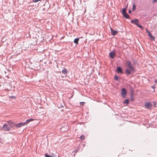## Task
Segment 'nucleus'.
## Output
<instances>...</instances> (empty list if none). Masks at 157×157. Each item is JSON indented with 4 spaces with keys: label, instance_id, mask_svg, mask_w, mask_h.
Segmentation results:
<instances>
[{
    "label": "nucleus",
    "instance_id": "obj_8",
    "mask_svg": "<svg viewBox=\"0 0 157 157\" xmlns=\"http://www.w3.org/2000/svg\"><path fill=\"white\" fill-rule=\"evenodd\" d=\"M116 71L118 73H120V74L123 73L122 69L121 67H118L117 68Z\"/></svg>",
    "mask_w": 157,
    "mask_h": 157
},
{
    "label": "nucleus",
    "instance_id": "obj_13",
    "mask_svg": "<svg viewBox=\"0 0 157 157\" xmlns=\"http://www.w3.org/2000/svg\"><path fill=\"white\" fill-rule=\"evenodd\" d=\"M34 120L33 119H32V118H30L28 120H27L25 122H24L25 125L27 124L29 122L33 121Z\"/></svg>",
    "mask_w": 157,
    "mask_h": 157
},
{
    "label": "nucleus",
    "instance_id": "obj_15",
    "mask_svg": "<svg viewBox=\"0 0 157 157\" xmlns=\"http://www.w3.org/2000/svg\"><path fill=\"white\" fill-rule=\"evenodd\" d=\"M44 155L45 157H53L54 156V154L52 153L49 155L47 153H45L44 154Z\"/></svg>",
    "mask_w": 157,
    "mask_h": 157
},
{
    "label": "nucleus",
    "instance_id": "obj_25",
    "mask_svg": "<svg viewBox=\"0 0 157 157\" xmlns=\"http://www.w3.org/2000/svg\"><path fill=\"white\" fill-rule=\"evenodd\" d=\"M58 107L59 108H62V107H63V105H60L59 104H58Z\"/></svg>",
    "mask_w": 157,
    "mask_h": 157
},
{
    "label": "nucleus",
    "instance_id": "obj_22",
    "mask_svg": "<svg viewBox=\"0 0 157 157\" xmlns=\"http://www.w3.org/2000/svg\"><path fill=\"white\" fill-rule=\"evenodd\" d=\"M146 31L148 33V36H149L151 34V33L147 29H146Z\"/></svg>",
    "mask_w": 157,
    "mask_h": 157
},
{
    "label": "nucleus",
    "instance_id": "obj_29",
    "mask_svg": "<svg viewBox=\"0 0 157 157\" xmlns=\"http://www.w3.org/2000/svg\"><path fill=\"white\" fill-rule=\"evenodd\" d=\"M11 98H14L15 99L16 98V97L14 96H11Z\"/></svg>",
    "mask_w": 157,
    "mask_h": 157
},
{
    "label": "nucleus",
    "instance_id": "obj_6",
    "mask_svg": "<svg viewBox=\"0 0 157 157\" xmlns=\"http://www.w3.org/2000/svg\"><path fill=\"white\" fill-rule=\"evenodd\" d=\"M62 72L63 74H64V75H62L61 77L62 78L66 77L67 76V75H66V74L67 73L68 71L65 68H63L62 70Z\"/></svg>",
    "mask_w": 157,
    "mask_h": 157
},
{
    "label": "nucleus",
    "instance_id": "obj_20",
    "mask_svg": "<svg viewBox=\"0 0 157 157\" xmlns=\"http://www.w3.org/2000/svg\"><path fill=\"white\" fill-rule=\"evenodd\" d=\"M119 77L117 76L116 75L114 76V79L116 81H118L119 80Z\"/></svg>",
    "mask_w": 157,
    "mask_h": 157
},
{
    "label": "nucleus",
    "instance_id": "obj_5",
    "mask_svg": "<svg viewBox=\"0 0 157 157\" xmlns=\"http://www.w3.org/2000/svg\"><path fill=\"white\" fill-rule=\"evenodd\" d=\"M127 92L126 89L124 88H123L121 90V95L122 97L124 98L126 97Z\"/></svg>",
    "mask_w": 157,
    "mask_h": 157
},
{
    "label": "nucleus",
    "instance_id": "obj_30",
    "mask_svg": "<svg viewBox=\"0 0 157 157\" xmlns=\"http://www.w3.org/2000/svg\"><path fill=\"white\" fill-rule=\"evenodd\" d=\"M154 106L155 107L156 106V104H155V101L154 102Z\"/></svg>",
    "mask_w": 157,
    "mask_h": 157
},
{
    "label": "nucleus",
    "instance_id": "obj_24",
    "mask_svg": "<svg viewBox=\"0 0 157 157\" xmlns=\"http://www.w3.org/2000/svg\"><path fill=\"white\" fill-rule=\"evenodd\" d=\"M41 0H33V2H37L39 1H41Z\"/></svg>",
    "mask_w": 157,
    "mask_h": 157
},
{
    "label": "nucleus",
    "instance_id": "obj_27",
    "mask_svg": "<svg viewBox=\"0 0 157 157\" xmlns=\"http://www.w3.org/2000/svg\"><path fill=\"white\" fill-rule=\"evenodd\" d=\"M151 87L152 88H153V89H155V85H153V86H151Z\"/></svg>",
    "mask_w": 157,
    "mask_h": 157
},
{
    "label": "nucleus",
    "instance_id": "obj_10",
    "mask_svg": "<svg viewBox=\"0 0 157 157\" xmlns=\"http://www.w3.org/2000/svg\"><path fill=\"white\" fill-rule=\"evenodd\" d=\"M24 125H25L24 124V122H20L18 124L16 123V126L18 128L21 127L22 126H23Z\"/></svg>",
    "mask_w": 157,
    "mask_h": 157
},
{
    "label": "nucleus",
    "instance_id": "obj_31",
    "mask_svg": "<svg viewBox=\"0 0 157 157\" xmlns=\"http://www.w3.org/2000/svg\"><path fill=\"white\" fill-rule=\"evenodd\" d=\"M131 12V10H129V11H128V13H130Z\"/></svg>",
    "mask_w": 157,
    "mask_h": 157
},
{
    "label": "nucleus",
    "instance_id": "obj_7",
    "mask_svg": "<svg viewBox=\"0 0 157 157\" xmlns=\"http://www.w3.org/2000/svg\"><path fill=\"white\" fill-rule=\"evenodd\" d=\"M8 122L10 127L11 128H13L14 126H16V123L10 121H8Z\"/></svg>",
    "mask_w": 157,
    "mask_h": 157
},
{
    "label": "nucleus",
    "instance_id": "obj_17",
    "mask_svg": "<svg viewBox=\"0 0 157 157\" xmlns=\"http://www.w3.org/2000/svg\"><path fill=\"white\" fill-rule=\"evenodd\" d=\"M123 103L128 105L129 104V100L128 99H126L123 101Z\"/></svg>",
    "mask_w": 157,
    "mask_h": 157
},
{
    "label": "nucleus",
    "instance_id": "obj_12",
    "mask_svg": "<svg viewBox=\"0 0 157 157\" xmlns=\"http://www.w3.org/2000/svg\"><path fill=\"white\" fill-rule=\"evenodd\" d=\"M34 120L33 119H32V118H30L28 120H27L25 122H24L25 125L27 124L29 122L33 121Z\"/></svg>",
    "mask_w": 157,
    "mask_h": 157
},
{
    "label": "nucleus",
    "instance_id": "obj_18",
    "mask_svg": "<svg viewBox=\"0 0 157 157\" xmlns=\"http://www.w3.org/2000/svg\"><path fill=\"white\" fill-rule=\"evenodd\" d=\"M150 39L152 40H155L154 36H153L152 34L149 36Z\"/></svg>",
    "mask_w": 157,
    "mask_h": 157
},
{
    "label": "nucleus",
    "instance_id": "obj_4",
    "mask_svg": "<svg viewBox=\"0 0 157 157\" xmlns=\"http://www.w3.org/2000/svg\"><path fill=\"white\" fill-rule=\"evenodd\" d=\"M144 106L146 108L148 109H151L152 106V104L150 102H148L145 103Z\"/></svg>",
    "mask_w": 157,
    "mask_h": 157
},
{
    "label": "nucleus",
    "instance_id": "obj_33",
    "mask_svg": "<svg viewBox=\"0 0 157 157\" xmlns=\"http://www.w3.org/2000/svg\"><path fill=\"white\" fill-rule=\"evenodd\" d=\"M154 92H155V90H154V91H153Z\"/></svg>",
    "mask_w": 157,
    "mask_h": 157
},
{
    "label": "nucleus",
    "instance_id": "obj_3",
    "mask_svg": "<svg viewBox=\"0 0 157 157\" xmlns=\"http://www.w3.org/2000/svg\"><path fill=\"white\" fill-rule=\"evenodd\" d=\"M4 131H9L11 130L10 128L6 124H5L3 125L2 127L1 128Z\"/></svg>",
    "mask_w": 157,
    "mask_h": 157
},
{
    "label": "nucleus",
    "instance_id": "obj_16",
    "mask_svg": "<svg viewBox=\"0 0 157 157\" xmlns=\"http://www.w3.org/2000/svg\"><path fill=\"white\" fill-rule=\"evenodd\" d=\"M79 38H77L75 39H74V42L76 44H78V42L79 40Z\"/></svg>",
    "mask_w": 157,
    "mask_h": 157
},
{
    "label": "nucleus",
    "instance_id": "obj_11",
    "mask_svg": "<svg viewBox=\"0 0 157 157\" xmlns=\"http://www.w3.org/2000/svg\"><path fill=\"white\" fill-rule=\"evenodd\" d=\"M111 34L113 36L116 35L117 33L116 30H113L111 28Z\"/></svg>",
    "mask_w": 157,
    "mask_h": 157
},
{
    "label": "nucleus",
    "instance_id": "obj_32",
    "mask_svg": "<svg viewBox=\"0 0 157 157\" xmlns=\"http://www.w3.org/2000/svg\"><path fill=\"white\" fill-rule=\"evenodd\" d=\"M155 82L156 83L157 82V79H155Z\"/></svg>",
    "mask_w": 157,
    "mask_h": 157
},
{
    "label": "nucleus",
    "instance_id": "obj_2",
    "mask_svg": "<svg viewBox=\"0 0 157 157\" xmlns=\"http://www.w3.org/2000/svg\"><path fill=\"white\" fill-rule=\"evenodd\" d=\"M131 22L132 23L135 24L138 27H140L141 29H143V27L141 25H140L139 24H138V20L135 19L134 20H131Z\"/></svg>",
    "mask_w": 157,
    "mask_h": 157
},
{
    "label": "nucleus",
    "instance_id": "obj_14",
    "mask_svg": "<svg viewBox=\"0 0 157 157\" xmlns=\"http://www.w3.org/2000/svg\"><path fill=\"white\" fill-rule=\"evenodd\" d=\"M123 16L124 17L126 18H129V16L128 14V13L126 12L122 14Z\"/></svg>",
    "mask_w": 157,
    "mask_h": 157
},
{
    "label": "nucleus",
    "instance_id": "obj_21",
    "mask_svg": "<svg viewBox=\"0 0 157 157\" xmlns=\"http://www.w3.org/2000/svg\"><path fill=\"white\" fill-rule=\"evenodd\" d=\"M79 138L81 140H83L84 139L85 137L84 135H82Z\"/></svg>",
    "mask_w": 157,
    "mask_h": 157
},
{
    "label": "nucleus",
    "instance_id": "obj_23",
    "mask_svg": "<svg viewBox=\"0 0 157 157\" xmlns=\"http://www.w3.org/2000/svg\"><path fill=\"white\" fill-rule=\"evenodd\" d=\"M136 7V6L135 5V4H133V7H132V9L133 10H135Z\"/></svg>",
    "mask_w": 157,
    "mask_h": 157
},
{
    "label": "nucleus",
    "instance_id": "obj_9",
    "mask_svg": "<svg viewBox=\"0 0 157 157\" xmlns=\"http://www.w3.org/2000/svg\"><path fill=\"white\" fill-rule=\"evenodd\" d=\"M115 56V53L114 51H112L109 53V57L112 59H113L114 58Z\"/></svg>",
    "mask_w": 157,
    "mask_h": 157
},
{
    "label": "nucleus",
    "instance_id": "obj_1",
    "mask_svg": "<svg viewBox=\"0 0 157 157\" xmlns=\"http://www.w3.org/2000/svg\"><path fill=\"white\" fill-rule=\"evenodd\" d=\"M125 65L128 68L125 70V74L127 76H128L135 72V67L132 66L129 60L126 61Z\"/></svg>",
    "mask_w": 157,
    "mask_h": 157
},
{
    "label": "nucleus",
    "instance_id": "obj_26",
    "mask_svg": "<svg viewBox=\"0 0 157 157\" xmlns=\"http://www.w3.org/2000/svg\"><path fill=\"white\" fill-rule=\"evenodd\" d=\"M79 149L77 148V149H75L74 151L75 152V153H77Z\"/></svg>",
    "mask_w": 157,
    "mask_h": 157
},
{
    "label": "nucleus",
    "instance_id": "obj_28",
    "mask_svg": "<svg viewBox=\"0 0 157 157\" xmlns=\"http://www.w3.org/2000/svg\"><path fill=\"white\" fill-rule=\"evenodd\" d=\"M156 2H157V0H153L152 2V3H154Z\"/></svg>",
    "mask_w": 157,
    "mask_h": 157
},
{
    "label": "nucleus",
    "instance_id": "obj_19",
    "mask_svg": "<svg viewBox=\"0 0 157 157\" xmlns=\"http://www.w3.org/2000/svg\"><path fill=\"white\" fill-rule=\"evenodd\" d=\"M127 10L126 8H124L122 9V13H125L126 12V11Z\"/></svg>",
    "mask_w": 157,
    "mask_h": 157
}]
</instances>
